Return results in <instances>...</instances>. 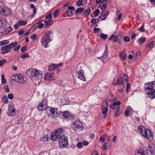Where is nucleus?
<instances>
[{"instance_id":"nucleus-11","label":"nucleus","mask_w":155,"mask_h":155,"mask_svg":"<svg viewBox=\"0 0 155 155\" xmlns=\"http://www.w3.org/2000/svg\"><path fill=\"white\" fill-rule=\"evenodd\" d=\"M84 71L83 70H80V71L76 72V76L78 78L84 81H86L85 77L84 76Z\"/></svg>"},{"instance_id":"nucleus-30","label":"nucleus","mask_w":155,"mask_h":155,"mask_svg":"<svg viewBox=\"0 0 155 155\" xmlns=\"http://www.w3.org/2000/svg\"><path fill=\"white\" fill-rule=\"evenodd\" d=\"M123 82V78H119L117 80V82L115 84V85H117L119 84H122Z\"/></svg>"},{"instance_id":"nucleus-41","label":"nucleus","mask_w":155,"mask_h":155,"mask_svg":"<svg viewBox=\"0 0 155 155\" xmlns=\"http://www.w3.org/2000/svg\"><path fill=\"white\" fill-rule=\"evenodd\" d=\"M108 37V35L102 33L100 35V38L104 40L106 39Z\"/></svg>"},{"instance_id":"nucleus-5","label":"nucleus","mask_w":155,"mask_h":155,"mask_svg":"<svg viewBox=\"0 0 155 155\" xmlns=\"http://www.w3.org/2000/svg\"><path fill=\"white\" fill-rule=\"evenodd\" d=\"M58 144L59 147L63 148L67 147L68 145V138L67 137L63 135L61 136L60 138H58Z\"/></svg>"},{"instance_id":"nucleus-33","label":"nucleus","mask_w":155,"mask_h":155,"mask_svg":"<svg viewBox=\"0 0 155 155\" xmlns=\"http://www.w3.org/2000/svg\"><path fill=\"white\" fill-rule=\"evenodd\" d=\"M2 51L9 50V49H10L8 45L3 46L1 48Z\"/></svg>"},{"instance_id":"nucleus-21","label":"nucleus","mask_w":155,"mask_h":155,"mask_svg":"<svg viewBox=\"0 0 155 155\" xmlns=\"http://www.w3.org/2000/svg\"><path fill=\"white\" fill-rule=\"evenodd\" d=\"M118 37V36H116L113 34L109 38L108 40L111 41L113 42H115L117 41Z\"/></svg>"},{"instance_id":"nucleus-45","label":"nucleus","mask_w":155,"mask_h":155,"mask_svg":"<svg viewBox=\"0 0 155 155\" xmlns=\"http://www.w3.org/2000/svg\"><path fill=\"white\" fill-rule=\"evenodd\" d=\"M145 37H141L139 39V41L141 43H143L146 40Z\"/></svg>"},{"instance_id":"nucleus-46","label":"nucleus","mask_w":155,"mask_h":155,"mask_svg":"<svg viewBox=\"0 0 155 155\" xmlns=\"http://www.w3.org/2000/svg\"><path fill=\"white\" fill-rule=\"evenodd\" d=\"M144 24H143L139 28L138 30H139L140 32H144L145 31V29H144Z\"/></svg>"},{"instance_id":"nucleus-37","label":"nucleus","mask_w":155,"mask_h":155,"mask_svg":"<svg viewBox=\"0 0 155 155\" xmlns=\"http://www.w3.org/2000/svg\"><path fill=\"white\" fill-rule=\"evenodd\" d=\"M65 13L66 14L67 16L69 17H71L73 15V12L71 11H66Z\"/></svg>"},{"instance_id":"nucleus-56","label":"nucleus","mask_w":155,"mask_h":155,"mask_svg":"<svg viewBox=\"0 0 155 155\" xmlns=\"http://www.w3.org/2000/svg\"><path fill=\"white\" fill-rule=\"evenodd\" d=\"M4 88L5 89V91L7 93H9L10 92L9 89L7 85H5L4 87Z\"/></svg>"},{"instance_id":"nucleus-9","label":"nucleus","mask_w":155,"mask_h":155,"mask_svg":"<svg viewBox=\"0 0 155 155\" xmlns=\"http://www.w3.org/2000/svg\"><path fill=\"white\" fill-rule=\"evenodd\" d=\"M0 14L4 16H10L11 14V12L7 7H2L0 6Z\"/></svg>"},{"instance_id":"nucleus-47","label":"nucleus","mask_w":155,"mask_h":155,"mask_svg":"<svg viewBox=\"0 0 155 155\" xmlns=\"http://www.w3.org/2000/svg\"><path fill=\"white\" fill-rule=\"evenodd\" d=\"M123 77L124 79L127 81V82H128L129 81V79L127 74L125 73L124 74H123Z\"/></svg>"},{"instance_id":"nucleus-17","label":"nucleus","mask_w":155,"mask_h":155,"mask_svg":"<svg viewBox=\"0 0 155 155\" xmlns=\"http://www.w3.org/2000/svg\"><path fill=\"white\" fill-rule=\"evenodd\" d=\"M54 74L53 73L47 72L44 75V78L45 80L50 81L53 79Z\"/></svg>"},{"instance_id":"nucleus-48","label":"nucleus","mask_w":155,"mask_h":155,"mask_svg":"<svg viewBox=\"0 0 155 155\" xmlns=\"http://www.w3.org/2000/svg\"><path fill=\"white\" fill-rule=\"evenodd\" d=\"M113 104L112 105L113 106L115 105V106H118L121 104V102L120 101H117V102L115 101V102L113 103Z\"/></svg>"},{"instance_id":"nucleus-31","label":"nucleus","mask_w":155,"mask_h":155,"mask_svg":"<svg viewBox=\"0 0 155 155\" xmlns=\"http://www.w3.org/2000/svg\"><path fill=\"white\" fill-rule=\"evenodd\" d=\"M48 137L47 135L44 136L41 138L40 139V141L42 142L47 141L48 140Z\"/></svg>"},{"instance_id":"nucleus-60","label":"nucleus","mask_w":155,"mask_h":155,"mask_svg":"<svg viewBox=\"0 0 155 155\" xmlns=\"http://www.w3.org/2000/svg\"><path fill=\"white\" fill-rule=\"evenodd\" d=\"M82 3V0H79L76 2V5L78 6H80Z\"/></svg>"},{"instance_id":"nucleus-3","label":"nucleus","mask_w":155,"mask_h":155,"mask_svg":"<svg viewBox=\"0 0 155 155\" xmlns=\"http://www.w3.org/2000/svg\"><path fill=\"white\" fill-rule=\"evenodd\" d=\"M52 34L53 32L51 31L45 32L41 40V45L42 46L45 48L48 47V44L51 41V37Z\"/></svg>"},{"instance_id":"nucleus-32","label":"nucleus","mask_w":155,"mask_h":155,"mask_svg":"<svg viewBox=\"0 0 155 155\" xmlns=\"http://www.w3.org/2000/svg\"><path fill=\"white\" fill-rule=\"evenodd\" d=\"M84 10V8L82 7H80L78 8L75 11V13L76 14H78L79 13H81L83 12Z\"/></svg>"},{"instance_id":"nucleus-16","label":"nucleus","mask_w":155,"mask_h":155,"mask_svg":"<svg viewBox=\"0 0 155 155\" xmlns=\"http://www.w3.org/2000/svg\"><path fill=\"white\" fill-rule=\"evenodd\" d=\"M147 154L148 155H155V147L154 146H149V148H146Z\"/></svg>"},{"instance_id":"nucleus-27","label":"nucleus","mask_w":155,"mask_h":155,"mask_svg":"<svg viewBox=\"0 0 155 155\" xmlns=\"http://www.w3.org/2000/svg\"><path fill=\"white\" fill-rule=\"evenodd\" d=\"M6 95H5L3 96L2 99V102L4 104H7L8 102V100Z\"/></svg>"},{"instance_id":"nucleus-28","label":"nucleus","mask_w":155,"mask_h":155,"mask_svg":"<svg viewBox=\"0 0 155 155\" xmlns=\"http://www.w3.org/2000/svg\"><path fill=\"white\" fill-rule=\"evenodd\" d=\"M56 68V64H52L48 66V70L49 71H53Z\"/></svg>"},{"instance_id":"nucleus-25","label":"nucleus","mask_w":155,"mask_h":155,"mask_svg":"<svg viewBox=\"0 0 155 155\" xmlns=\"http://www.w3.org/2000/svg\"><path fill=\"white\" fill-rule=\"evenodd\" d=\"M103 146L104 148V150H107L109 149L110 145L109 143H103Z\"/></svg>"},{"instance_id":"nucleus-7","label":"nucleus","mask_w":155,"mask_h":155,"mask_svg":"<svg viewBox=\"0 0 155 155\" xmlns=\"http://www.w3.org/2000/svg\"><path fill=\"white\" fill-rule=\"evenodd\" d=\"M15 78H12V80L21 84H24L27 80L26 77L21 74H17Z\"/></svg>"},{"instance_id":"nucleus-55","label":"nucleus","mask_w":155,"mask_h":155,"mask_svg":"<svg viewBox=\"0 0 155 155\" xmlns=\"http://www.w3.org/2000/svg\"><path fill=\"white\" fill-rule=\"evenodd\" d=\"M124 40L126 42H128L130 41V38L128 36H126L124 37Z\"/></svg>"},{"instance_id":"nucleus-14","label":"nucleus","mask_w":155,"mask_h":155,"mask_svg":"<svg viewBox=\"0 0 155 155\" xmlns=\"http://www.w3.org/2000/svg\"><path fill=\"white\" fill-rule=\"evenodd\" d=\"M108 47L107 45H106L105 46V49L103 55L102 57H98V58H99L103 62H104L105 61V60L108 57Z\"/></svg>"},{"instance_id":"nucleus-23","label":"nucleus","mask_w":155,"mask_h":155,"mask_svg":"<svg viewBox=\"0 0 155 155\" xmlns=\"http://www.w3.org/2000/svg\"><path fill=\"white\" fill-rule=\"evenodd\" d=\"M52 21V20L50 19L44 21V27L47 28L48 26L50 25Z\"/></svg>"},{"instance_id":"nucleus-6","label":"nucleus","mask_w":155,"mask_h":155,"mask_svg":"<svg viewBox=\"0 0 155 155\" xmlns=\"http://www.w3.org/2000/svg\"><path fill=\"white\" fill-rule=\"evenodd\" d=\"M59 113L61 118L64 119L67 121L69 120H71L74 119V116L72 114H70L68 111H59Z\"/></svg>"},{"instance_id":"nucleus-36","label":"nucleus","mask_w":155,"mask_h":155,"mask_svg":"<svg viewBox=\"0 0 155 155\" xmlns=\"http://www.w3.org/2000/svg\"><path fill=\"white\" fill-rule=\"evenodd\" d=\"M17 45V42H12L10 44L8 45L10 48H12L15 46H16Z\"/></svg>"},{"instance_id":"nucleus-52","label":"nucleus","mask_w":155,"mask_h":155,"mask_svg":"<svg viewBox=\"0 0 155 155\" xmlns=\"http://www.w3.org/2000/svg\"><path fill=\"white\" fill-rule=\"evenodd\" d=\"M117 101L116 97H114V98H111L109 100L110 102H113L114 103Z\"/></svg>"},{"instance_id":"nucleus-59","label":"nucleus","mask_w":155,"mask_h":155,"mask_svg":"<svg viewBox=\"0 0 155 155\" xmlns=\"http://www.w3.org/2000/svg\"><path fill=\"white\" fill-rule=\"evenodd\" d=\"M37 9L36 8H34L33 10V14L31 15V18L34 17V15L36 13Z\"/></svg>"},{"instance_id":"nucleus-4","label":"nucleus","mask_w":155,"mask_h":155,"mask_svg":"<svg viewBox=\"0 0 155 155\" xmlns=\"http://www.w3.org/2000/svg\"><path fill=\"white\" fill-rule=\"evenodd\" d=\"M64 133V130L62 128H59L54 130L51 135V139L53 141L57 140L60 138L62 134Z\"/></svg>"},{"instance_id":"nucleus-57","label":"nucleus","mask_w":155,"mask_h":155,"mask_svg":"<svg viewBox=\"0 0 155 155\" xmlns=\"http://www.w3.org/2000/svg\"><path fill=\"white\" fill-rule=\"evenodd\" d=\"M8 98L10 99H12L14 98V95L12 94H8Z\"/></svg>"},{"instance_id":"nucleus-20","label":"nucleus","mask_w":155,"mask_h":155,"mask_svg":"<svg viewBox=\"0 0 155 155\" xmlns=\"http://www.w3.org/2000/svg\"><path fill=\"white\" fill-rule=\"evenodd\" d=\"M109 14V12L108 11H102L100 15H101L102 17H104V18L101 19V20L102 21L106 19L107 15Z\"/></svg>"},{"instance_id":"nucleus-50","label":"nucleus","mask_w":155,"mask_h":155,"mask_svg":"<svg viewBox=\"0 0 155 155\" xmlns=\"http://www.w3.org/2000/svg\"><path fill=\"white\" fill-rule=\"evenodd\" d=\"M140 51L136 53L135 55H133V58L135 60L137 59V57L138 55H140Z\"/></svg>"},{"instance_id":"nucleus-63","label":"nucleus","mask_w":155,"mask_h":155,"mask_svg":"<svg viewBox=\"0 0 155 155\" xmlns=\"http://www.w3.org/2000/svg\"><path fill=\"white\" fill-rule=\"evenodd\" d=\"M6 61V60L5 59L1 60L0 61V66L2 65Z\"/></svg>"},{"instance_id":"nucleus-24","label":"nucleus","mask_w":155,"mask_h":155,"mask_svg":"<svg viewBox=\"0 0 155 155\" xmlns=\"http://www.w3.org/2000/svg\"><path fill=\"white\" fill-rule=\"evenodd\" d=\"M138 130L140 131L142 135L143 134V133H144V132L147 130L144 127L142 126H138Z\"/></svg>"},{"instance_id":"nucleus-38","label":"nucleus","mask_w":155,"mask_h":155,"mask_svg":"<svg viewBox=\"0 0 155 155\" xmlns=\"http://www.w3.org/2000/svg\"><path fill=\"white\" fill-rule=\"evenodd\" d=\"M10 27L6 29L4 31L2 32V34L3 35H6L10 31L8 30V29L10 28Z\"/></svg>"},{"instance_id":"nucleus-19","label":"nucleus","mask_w":155,"mask_h":155,"mask_svg":"<svg viewBox=\"0 0 155 155\" xmlns=\"http://www.w3.org/2000/svg\"><path fill=\"white\" fill-rule=\"evenodd\" d=\"M102 114L104 115L103 117V118L105 119L107 116V113L108 110V107L102 106Z\"/></svg>"},{"instance_id":"nucleus-43","label":"nucleus","mask_w":155,"mask_h":155,"mask_svg":"<svg viewBox=\"0 0 155 155\" xmlns=\"http://www.w3.org/2000/svg\"><path fill=\"white\" fill-rule=\"evenodd\" d=\"M154 41H152L148 45V48H149L151 49L152 48L153 46Z\"/></svg>"},{"instance_id":"nucleus-58","label":"nucleus","mask_w":155,"mask_h":155,"mask_svg":"<svg viewBox=\"0 0 155 155\" xmlns=\"http://www.w3.org/2000/svg\"><path fill=\"white\" fill-rule=\"evenodd\" d=\"M107 6V4H104L102 5V6L100 8L102 10H103L104 9H106Z\"/></svg>"},{"instance_id":"nucleus-44","label":"nucleus","mask_w":155,"mask_h":155,"mask_svg":"<svg viewBox=\"0 0 155 155\" xmlns=\"http://www.w3.org/2000/svg\"><path fill=\"white\" fill-rule=\"evenodd\" d=\"M28 57V54L27 53H25L24 54L21 55V58L24 59L26 58L27 57Z\"/></svg>"},{"instance_id":"nucleus-1","label":"nucleus","mask_w":155,"mask_h":155,"mask_svg":"<svg viewBox=\"0 0 155 155\" xmlns=\"http://www.w3.org/2000/svg\"><path fill=\"white\" fill-rule=\"evenodd\" d=\"M144 89L145 93L148 95V97L151 99L155 97V81L145 83Z\"/></svg>"},{"instance_id":"nucleus-40","label":"nucleus","mask_w":155,"mask_h":155,"mask_svg":"<svg viewBox=\"0 0 155 155\" xmlns=\"http://www.w3.org/2000/svg\"><path fill=\"white\" fill-rule=\"evenodd\" d=\"M100 12V11L99 9H96L95 10L94 12V16L95 17H97L98 16Z\"/></svg>"},{"instance_id":"nucleus-42","label":"nucleus","mask_w":155,"mask_h":155,"mask_svg":"<svg viewBox=\"0 0 155 155\" xmlns=\"http://www.w3.org/2000/svg\"><path fill=\"white\" fill-rule=\"evenodd\" d=\"M73 126H74L77 129H79L81 127V125L79 124H77L75 123H73Z\"/></svg>"},{"instance_id":"nucleus-12","label":"nucleus","mask_w":155,"mask_h":155,"mask_svg":"<svg viewBox=\"0 0 155 155\" xmlns=\"http://www.w3.org/2000/svg\"><path fill=\"white\" fill-rule=\"evenodd\" d=\"M143 134V136L149 140H151L153 139L152 133L149 129H147Z\"/></svg>"},{"instance_id":"nucleus-35","label":"nucleus","mask_w":155,"mask_h":155,"mask_svg":"<svg viewBox=\"0 0 155 155\" xmlns=\"http://www.w3.org/2000/svg\"><path fill=\"white\" fill-rule=\"evenodd\" d=\"M76 147L79 149H81L82 148L83 145L81 142H79L77 143Z\"/></svg>"},{"instance_id":"nucleus-8","label":"nucleus","mask_w":155,"mask_h":155,"mask_svg":"<svg viewBox=\"0 0 155 155\" xmlns=\"http://www.w3.org/2000/svg\"><path fill=\"white\" fill-rule=\"evenodd\" d=\"M7 112V115L10 117H13L15 114V109L13 104H9Z\"/></svg>"},{"instance_id":"nucleus-10","label":"nucleus","mask_w":155,"mask_h":155,"mask_svg":"<svg viewBox=\"0 0 155 155\" xmlns=\"http://www.w3.org/2000/svg\"><path fill=\"white\" fill-rule=\"evenodd\" d=\"M47 107V102L46 99H43L42 102L38 106V108L40 111L44 110Z\"/></svg>"},{"instance_id":"nucleus-18","label":"nucleus","mask_w":155,"mask_h":155,"mask_svg":"<svg viewBox=\"0 0 155 155\" xmlns=\"http://www.w3.org/2000/svg\"><path fill=\"white\" fill-rule=\"evenodd\" d=\"M7 24V21L3 17L0 18V28L4 29Z\"/></svg>"},{"instance_id":"nucleus-22","label":"nucleus","mask_w":155,"mask_h":155,"mask_svg":"<svg viewBox=\"0 0 155 155\" xmlns=\"http://www.w3.org/2000/svg\"><path fill=\"white\" fill-rule=\"evenodd\" d=\"M119 56L120 59L122 61H125L127 58L126 54L123 51H121L120 53Z\"/></svg>"},{"instance_id":"nucleus-51","label":"nucleus","mask_w":155,"mask_h":155,"mask_svg":"<svg viewBox=\"0 0 155 155\" xmlns=\"http://www.w3.org/2000/svg\"><path fill=\"white\" fill-rule=\"evenodd\" d=\"M59 10H56L53 13V17L55 18L57 17L58 14L59 12Z\"/></svg>"},{"instance_id":"nucleus-15","label":"nucleus","mask_w":155,"mask_h":155,"mask_svg":"<svg viewBox=\"0 0 155 155\" xmlns=\"http://www.w3.org/2000/svg\"><path fill=\"white\" fill-rule=\"evenodd\" d=\"M57 111V108H55L53 107H51L49 109L50 115L52 116L53 118H55L58 114V112Z\"/></svg>"},{"instance_id":"nucleus-49","label":"nucleus","mask_w":155,"mask_h":155,"mask_svg":"<svg viewBox=\"0 0 155 155\" xmlns=\"http://www.w3.org/2000/svg\"><path fill=\"white\" fill-rule=\"evenodd\" d=\"M108 102L106 100L103 104V106L104 107H108Z\"/></svg>"},{"instance_id":"nucleus-62","label":"nucleus","mask_w":155,"mask_h":155,"mask_svg":"<svg viewBox=\"0 0 155 155\" xmlns=\"http://www.w3.org/2000/svg\"><path fill=\"white\" fill-rule=\"evenodd\" d=\"M127 110L130 113L133 112V110L131 107L128 106V107Z\"/></svg>"},{"instance_id":"nucleus-64","label":"nucleus","mask_w":155,"mask_h":155,"mask_svg":"<svg viewBox=\"0 0 155 155\" xmlns=\"http://www.w3.org/2000/svg\"><path fill=\"white\" fill-rule=\"evenodd\" d=\"M21 47L20 45H18L16 47H15L14 49V51H16L18 50Z\"/></svg>"},{"instance_id":"nucleus-2","label":"nucleus","mask_w":155,"mask_h":155,"mask_svg":"<svg viewBox=\"0 0 155 155\" xmlns=\"http://www.w3.org/2000/svg\"><path fill=\"white\" fill-rule=\"evenodd\" d=\"M26 73L33 80L40 79L42 76V71L35 68H30L26 71Z\"/></svg>"},{"instance_id":"nucleus-29","label":"nucleus","mask_w":155,"mask_h":155,"mask_svg":"<svg viewBox=\"0 0 155 155\" xmlns=\"http://www.w3.org/2000/svg\"><path fill=\"white\" fill-rule=\"evenodd\" d=\"M129 33L130 35L131 39L132 40L134 39L136 36V35L135 33L133 31H131Z\"/></svg>"},{"instance_id":"nucleus-54","label":"nucleus","mask_w":155,"mask_h":155,"mask_svg":"<svg viewBox=\"0 0 155 155\" xmlns=\"http://www.w3.org/2000/svg\"><path fill=\"white\" fill-rule=\"evenodd\" d=\"M40 23V21H39L37 23H36L32 27V28H33L34 29H35L37 28L38 27V25Z\"/></svg>"},{"instance_id":"nucleus-61","label":"nucleus","mask_w":155,"mask_h":155,"mask_svg":"<svg viewBox=\"0 0 155 155\" xmlns=\"http://www.w3.org/2000/svg\"><path fill=\"white\" fill-rule=\"evenodd\" d=\"M100 30V28H97L96 27H95L94 28V33H97Z\"/></svg>"},{"instance_id":"nucleus-53","label":"nucleus","mask_w":155,"mask_h":155,"mask_svg":"<svg viewBox=\"0 0 155 155\" xmlns=\"http://www.w3.org/2000/svg\"><path fill=\"white\" fill-rule=\"evenodd\" d=\"M83 145L84 146H86L89 143L88 142L85 140H84L81 141Z\"/></svg>"},{"instance_id":"nucleus-13","label":"nucleus","mask_w":155,"mask_h":155,"mask_svg":"<svg viewBox=\"0 0 155 155\" xmlns=\"http://www.w3.org/2000/svg\"><path fill=\"white\" fill-rule=\"evenodd\" d=\"M146 147H143L137 150L135 152V155H147Z\"/></svg>"},{"instance_id":"nucleus-26","label":"nucleus","mask_w":155,"mask_h":155,"mask_svg":"<svg viewBox=\"0 0 155 155\" xmlns=\"http://www.w3.org/2000/svg\"><path fill=\"white\" fill-rule=\"evenodd\" d=\"M27 22L25 21H24L23 20H21L17 22V25L19 26L25 25L27 24Z\"/></svg>"},{"instance_id":"nucleus-39","label":"nucleus","mask_w":155,"mask_h":155,"mask_svg":"<svg viewBox=\"0 0 155 155\" xmlns=\"http://www.w3.org/2000/svg\"><path fill=\"white\" fill-rule=\"evenodd\" d=\"M8 43L9 41L6 40H4L3 41H0V46L1 45L8 44Z\"/></svg>"},{"instance_id":"nucleus-34","label":"nucleus","mask_w":155,"mask_h":155,"mask_svg":"<svg viewBox=\"0 0 155 155\" xmlns=\"http://www.w3.org/2000/svg\"><path fill=\"white\" fill-rule=\"evenodd\" d=\"M91 10L90 9H88L86 10L84 12V15L86 17L89 15L91 13Z\"/></svg>"}]
</instances>
